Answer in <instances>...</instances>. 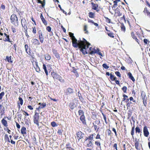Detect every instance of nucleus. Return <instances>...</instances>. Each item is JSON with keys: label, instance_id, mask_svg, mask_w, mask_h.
I'll list each match as a JSON object with an SVG mask.
<instances>
[{"label": "nucleus", "instance_id": "423d86ee", "mask_svg": "<svg viewBox=\"0 0 150 150\" xmlns=\"http://www.w3.org/2000/svg\"><path fill=\"white\" fill-rule=\"evenodd\" d=\"M74 93L73 89L71 88H68L66 89V93L67 95H72Z\"/></svg>", "mask_w": 150, "mask_h": 150}, {"label": "nucleus", "instance_id": "f3484780", "mask_svg": "<svg viewBox=\"0 0 150 150\" xmlns=\"http://www.w3.org/2000/svg\"><path fill=\"white\" fill-rule=\"evenodd\" d=\"M95 143L96 145L98 146V148H99L100 150H102L101 146V144L100 142H99L98 141H96L95 142ZM98 149V148L97 147L96 149L97 150Z\"/></svg>", "mask_w": 150, "mask_h": 150}, {"label": "nucleus", "instance_id": "2eb2a0df", "mask_svg": "<svg viewBox=\"0 0 150 150\" xmlns=\"http://www.w3.org/2000/svg\"><path fill=\"white\" fill-rule=\"evenodd\" d=\"M2 125L5 127H7L8 126L7 122L4 118H3L1 120Z\"/></svg>", "mask_w": 150, "mask_h": 150}, {"label": "nucleus", "instance_id": "79ce46f5", "mask_svg": "<svg viewBox=\"0 0 150 150\" xmlns=\"http://www.w3.org/2000/svg\"><path fill=\"white\" fill-rule=\"evenodd\" d=\"M108 35L111 38H114V36L113 35V33L112 32H110L107 33Z\"/></svg>", "mask_w": 150, "mask_h": 150}, {"label": "nucleus", "instance_id": "69168bd1", "mask_svg": "<svg viewBox=\"0 0 150 150\" xmlns=\"http://www.w3.org/2000/svg\"><path fill=\"white\" fill-rule=\"evenodd\" d=\"M33 28V32L34 33V34H35L36 33V28L35 27H34Z\"/></svg>", "mask_w": 150, "mask_h": 150}, {"label": "nucleus", "instance_id": "c756f323", "mask_svg": "<svg viewBox=\"0 0 150 150\" xmlns=\"http://www.w3.org/2000/svg\"><path fill=\"white\" fill-rule=\"evenodd\" d=\"M45 58L46 60H49L51 59V57L48 54H47L45 55Z\"/></svg>", "mask_w": 150, "mask_h": 150}, {"label": "nucleus", "instance_id": "e433bc0d", "mask_svg": "<svg viewBox=\"0 0 150 150\" xmlns=\"http://www.w3.org/2000/svg\"><path fill=\"white\" fill-rule=\"evenodd\" d=\"M51 124L52 126L53 127H55L57 126V125L54 121L52 122L51 123Z\"/></svg>", "mask_w": 150, "mask_h": 150}, {"label": "nucleus", "instance_id": "b1692460", "mask_svg": "<svg viewBox=\"0 0 150 150\" xmlns=\"http://www.w3.org/2000/svg\"><path fill=\"white\" fill-rule=\"evenodd\" d=\"M33 43H34L35 45H39L40 44V43L39 40L37 39H33Z\"/></svg>", "mask_w": 150, "mask_h": 150}, {"label": "nucleus", "instance_id": "7c9ffc66", "mask_svg": "<svg viewBox=\"0 0 150 150\" xmlns=\"http://www.w3.org/2000/svg\"><path fill=\"white\" fill-rule=\"evenodd\" d=\"M78 113L79 115L82 116V115H84V112L82 110H79L78 111Z\"/></svg>", "mask_w": 150, "mask_h": 150}, {"label": "nucleus", "instance_id": "5701e85b", "mask_svg": "<svg viewBox=\"0 0 150 150\" xmlns=\"http://www.w3.org/2000/svg\"><path fill=\"white\" fill-rule=\"evenodd\" d=\"M43 69H44L46 75L47 76L48 75V72L47 69L46 65L44 64H43Z\"/></svg>", "mask_w": 150, "mask_h": 150}, {"label": "nucleus", "instance_id": "bb28decb", "mask_svg": "<svg viewBox=\"0 0 150 150\" xmlns=\"http://www.w3.org/2000/svg\"><path fill=\"white\" fill-rule=\"evenodd\" d=\"M135 132L136 133H139L141 132V130L140 129L139 127L137 126L135 128Z\"/></svg>", "mask_w": 150, "mask_h": 150}, {"label": "nucleus", "instance_id": "4be33fe9", "mask_svg": "<svg viewBox=\"0 0 150 150\" xmlns=\"http://www.w3.org/2000/svg\"><path fill=\"white\" fill-rule=\"evenodd\" d=\"M131 36L133 39H135V40L139 43L138 42V40L136 36L135 35L134 32H132L131 33Z\"/></svg>", "mask_w": 150, "mask_h": 150}, {"label": "nucleus", "instance_id": "8fccbe9b", "mask_svg": "<svg viewBox=\"0 0 150 150\" xmlns=\"http://www.w3.org/2000/svg\"><path fill=\"white\" fill-rule=\"evenodd\" d=\"M113 3H114V4L112 6V8H115L117 6V3L116 2V1H114Z\"/></svg>", "mask_w": 150, "mask_h": 150}, {"label": "nucleus", "instance_id": "3c124183", "mask_svg": "<svg viewBox=\"0 0 150 150\" xmlns=\"http://www.w3.org/2000/svg\"><path fill=\"white\" fill-rule=\"evenodd\" d=\"M107 133L108 136H110L111 135V131L110 129H108L107 130Z\"/></svg>", "mask_w": 150, "mask_h": 150}, {"label": "nucleus", "instance_id": "c03bdc74", "mask_svg": "<svg viewBox=\"0 0 150 150\" xmlns=\"http://www.w3.org/2000/svg\"><path fill=\"white\" fill-rule=\"evenodd\" d=\"M116 75L117 76H118L120 77H121V75L120 73V72L118 71H116L115 72Z\"/></svg>", "mask_w": 150, "mask_h": 150}, {"label": "nucleus", "instance_id": "72a5a7b5", "mask_svg": "<svg viewBox=\"0 0 150 150\" xmlns=\"http://www.w3.org/2000/svg\"><path fill=\"white\" fill-rule=\"evenodd\" d=\"M93 126L94 127V129L95 131L96 130V132H97L99 128V127H98L97 125H94V123H93Z\"/></svg>", "mask_w": 150, "mask_h": 150}, {"label": "nucleus", "instance_id": "4c0bfd02", "mask_svg": "<svg viewBox=\"0 0 150 150\" xmlns=\"http://www.w3.org/2000/svg\"><path fill=\"white\" fill-rule=\"evenodd\" d=\"M95 135V134H93L90 135L88 137V138L89 140H93L94 136Z\"/></svg>", "mask_w": 150, "mask_h": 150}, {"label": "nucleus", "instance_id": "6ab92c4d", "mask_svg": "<svg viewBox=\"0 0 150 150\" xmlns=\"http://www.w3.org/2000/svg\"><path fill=\"white\" fill-rule=\"evenodd\" d=\"M115 13H117L118 14V15L120 16H121L122 15V13H120V9L118 8H117L115 10Z\"/></svg>", "mask_w": 150, "mask_h": 150}, {"label": "nucleus", "instance_id": "ddd939ff", "mask_svg": "<svg viewBox=\"0 0 150 150\" xmlns=\"http://www.w3.org/2000/svg\"><path fill=\"white\" fill-rule=\"evenodd\" d=\"M80 119L82 123L85 125H86V122L84 115L81 116L80 117Z\"/></svg>", "mask_w": 150, "mask_h": 150}, {"label": "nucleus", "instance_id": "39448f33", "mask_svg": "<svg viewBox=\"0 0 150 150\" xmlns=\"http://www.w3.org/2000/svg\"><path fill=\"white\" fill-rule=\"evenodd\" d=\"M87 45H83L81 48H79V47L78 46V47H79V49H80V50L82 52V53L85 55L86 54H87V52L86 50L88 49V48H87Z\"/></svg>", "mask_w": 150, "mask_h": 150}, {"label": "nucleus", "instance_id": "412c9836", "mask_svg": "<svg viewBox=\"0 0 150 150\" xmlns=\"http://www.w3.org/2000/svg\"><path fill=\"white\" fill-rule=\"evenodd\" d=\"M26 128L23 127H22L21 130V133L23 134H24L26 133Z\"/></svg>", "mask_w": 150, "mask_h": 150}, {"label": "nucleus", "instance_id": "aec40b11", "mask_svg": "<svg viewBox=\"0 0 150 150\" xmlns=\"http://www.w3.org/2000/svg\"><path fill=\"white\" fill-rule=\"evenodd\" d=\"M21 23L22 26L26 25L27 23L25 19L24 18L22 19L21 20Z\"/></svg>", "mask_w": 150, "mask_h": 150}, {"label": "nucleus", "instance_id": "864d4df0", "mask_svg": "<svg viewBox=\"0 0 150 150\" xmlns=\"http://www.w3.org/2000/svg\"><path fill=\"white\" fill-rule=\"evenodd\" d=\"M112 130L113 132H114L115 133V135L116 137H117V133L115 129L114 128H112Z\"/></svg>", "mask_w": 150, "mask_h": 150}, {"label": "nucleus", "instance_id": "4d7b16f0", "mask_svg": "<svg viewBox=\"0 0 150 150\" xmlns=\"http://www.w3.org/2000/svg\"><path fill=\"white\" fill-rule=\"evenodd\" d=\"M46 30L49 32H50L51 31V28L50 26H48L46 28Z\"/></svg>", "mask_w": 150, "mask_h": 150}, {"label": "nucleus", "instance_id": "f704fd0d", "mask_svg": "<svg viewBox=\"0 0 150 150\" xmlns=\"http://www.w3.org/2000/svg\"><path fill=\"white\" fill-rule=\"evenodd\" d=\"M57 80H59L60 82L63 83L64 82V80L62 79V77L60 76H59Z\"/></svg>", "mask_w": 150, "mask_h": 150}, {"label": "nucleus", "instance_id": "f8f14e48", "mask_svg": "<svg viewBox=\"0 0 150 150\" xmlns=\"http://www.w3.org/2000/svg\"><path fill=\"white\" fill-rule=\"evenodd\" d=\"M89 50L90 51L89 54H94L96 53L97 52V50L94 48H93L92 47H90L89 48Z\"/></svg>", "mask_w": 150, "mask_h": 150}, {"label": "nucleus", "instance_id": "37998d69", "mask_svg": "<svg viewBox=\"0 0 150 150\" xmlns=\"http://www.w3.org/2000/svg\"><path fill=\"white\" fill-rule=\"evenodd\" d=\"M102 66L103 68H105L106 69H107L109 68V67L105 63L103 64Z\"/></svg>", "mask_w": 150, "mask_h": 150}, {"label": "nucleus", "instance_id": "6e6d98bb", "mask_svg": "<svg viewBox=\"0 0 150 150\" xmlns=\"http://www.w3.org/2000/svg\"><path fill=\"white\" fill-rule=\"evenodd\" d=\"M123 96L124 97V98L122 99V101H125L126 100V98H128V96L125 94H123Z\"/></svg>", "mask_w": 150, "mask_h": 150}, {"label": "nucleus", "instance_id": "58836bf2", "mask_svg": "<svg viewBox=\"0 0 150 150\" xmlns=\"http://www.w3.org/2000/svg\"><path fill=\"white\" fill-rule=\"evenodd\" d=\"M127 89V87L126 86H124L122 88V90L124 93H126Z\"/></svg>", "mask_w": 150, "mask_h": 150}, {"label": "nucleus", "instance_id": "13d9d810", "mask_svg": "<svg viewBox=\"0 0 150 150\" xmlns=\"http://www.w3.org/2000/svg\"><path fill=\"white\" fill-rule=\"evenodd\" d=\"M30 119L29 118L25 120V122L26 125H29L28 122H29Z\"/></svg>", "mask_w": 150, "mask_h": 150}, {"label": "nucleus", "instance_id": "7ed1b4c3", "mask_svg": "<svg viewBox=\"0 0 150 150\" xmlns=\"http://www.w3.org/2000/svg\"><path fill=\"white\" fill-rule=\"evenodd\" d=\"M11 23L15 26H18V21L16 16L15 14H13L11 17Z\"/></svg>", "mask_w": 150, "mask_h": 150}, {"label": "nucleus", "instance_id": "4468645a", "mask_svg": "<svg viewBox=\"0 0 150 150\" xmlns=\"http://www.w3.org/2000/svg\"><path fill=\"white\" fill-rule=\"evenodd\" d=\"M91 4L92 6V9H94V10H96L97 11H99V10H97V8L98 7V5L97 4H94L93 2H91Z\"/></svg>", "mask_w": 150, "mask_h": 150}, {"label": "nucleus", "instance_id": "603ef678", "mask_svg": "<svg viewBox=\"0 0 150 150\" xmlns=\"http://www.w3.org/2000/svg\"><path fill=\"white\" fill-rule=\"evenodd\" d=\"M5 110V108L2 105L0 104V111L1 112L3 110Z\"/></svg>", "mask_w": 150, "mask_h": 150}, {"label": "nucleus", "instance_id": "052dcab7", "mask_svg": "<svg viewBox=\"0 0 150 150\" xmlns=\"http://www.w3.org/2000/svg\"><path fill=\"white\" fill-rule=\"evenodd\" d=\"M105 18L106 19V21L110 23V20L107 17H105Z\"/></svg>", "mask_w": 150, "mask_h": 150}, {"label": "nucleus", "instance_id": "9b49d317", "mask_svg": "<svg viewBox=\"0 0 150 150\" xmlns=\"http://www.w3.org/2000/svg\"><path fill=\"white\" fill-rule=\"evenodd\" d=\"M4 36L5 37V38H4V40L5 42H11V41L10 40L9 36V35H7L5 33H4Z\"/></svg>", "mask_w": 150, "mask_h": 150}, {"label": "nucleus", "instance_id": "dca6fc26", "mask_svg": "<svg viewBox=\"0 0 150 150\" xmlns=\"http://www.w3.org/2000/svg\"><path fill=\"white\" fill-rule=\"evenodd\" d=\"M127 75L129 76V78L131 79L133 82H134L135 81V79L132 76V74L131 72H128L127 74Z\"/></svg>", "mask_w": 150, "mask_h": 150}, {"label": "nucleus", "instance_id": "f257e3e1", "mask_svg": "<svg viewBox=\"0 0 150 150\" xmlns=\"http://www.w3.org/2000/svg\"><path fill=\"white\" fill-rule=\"evenodd\" d=\"M77 44L78 45V46L79 47V48L81 47L83 45H87V48H88L89 46L91 45L90 43L87 42V40L84 38H83L82 40L81 39L77 40Z\"/></svg>", "mask_w": 150, "mask_h": 150}, {"label": "nucleus", "instance_id": "a878e982", "mask_svg": "<svg viewBox=\"0 0 150 150\" xmlns=\"http://www.w3.org/2000/svg\"><path fill=\"white\" fill-rule=\"evenodd\" d=\"M54 55L56 58L58 59H60V58L59 56V53L56 51H54Z\"/></svg>", "mask_w": 150, "mask_h": 150}, {"label": "nucleus", "instance_id": "774afa93", "mask_svg": "<svg viewBox=\"0 0 150 150\" xmlns=\"http://www.w3.org/2000/svg\"><path fill=\"white\" fill-rule=\"evenodd\" d=\"M129 99L130 101H132L133 102H136V100L134 99L132 97H130Z\"/></svg>", "mask_w": 150, "mask_h": 150}, {"label": "nucleus", "instance_id": "20e7f679", "mask_svg": "<svg viewBox=\"0 0 150 150\" xmlns=\"http://www.w3.org/2000/svg\"><path fill=\"white\" fill-rule=\"evenodd\" d=\"M141 98L143 100L144 105L145 106H146L147 105V98L145 92L142 91L141 93Z\"/></svg>", "mask_w": 150, "mask_h": 150}, {"label": "nucleus", "instance_id": "e2e57ef3", "mask_svg": "<svg viewBox=\"0 0 150 150\" xmlns=\"http://www.w3.org/2000/svg\"><path fill=\"white\" fill-rule=\"evenodd\" d=\"M39 39L40 40L41 42L42 43L43 42V40H44L43 37H39Z\"/></svg>", "mask_w": 150, "mask_h": 150}, {"label": "nucleus", "instance_id": "bf43d9fd", "mask_svg": "<svg viewBox=\"0 0 150 150\" xmlns=\"http://www.w3.org/2000/svg\"><path fill=\"white\" fill-rule=\"evenodd\" d=\"M93 143L91 141L89 142V143L87 144V145L88 147L91 146L93 145Z\"/></svg>", "mask_w": 150, "mask_h": 150}, {"label": "nucleus", "instance_id": "a19ab883", "mask_svg": "<svg viewBox=\"0 0 150 150\" xmlns=\"http://www.w3.org/2000/svg\"><path fill=\"white\" fill-rule=\"evenodd\" d=\"M38 34H39V37H43V36L41 30H39L38 31Z\"/></svg>", "mask_w": 150, "mask_h": 150}, {"label": "nucleus", "instance_id": "9d476101", "mask_svg": "<svg viewBox=\"0 0 150 150\" xmlns=\"http://www.w3.org/2000/svg\"><path fill=\"white\" fill-rule=\"evenodd\" d=\"M51 75L54 80L55 79H57L60 76L59 75L54 72H52Z\"/></svg>", "mask_w": 150, "mask_h": 150}, {"label": "nucleus", "instance_id": "0eeeda50", "mask_svg": "<svg viewBox=\"0 0 150 150\" xmlns=\"http://www.w3.org/2000/svg\"><path fill=\"white\" fill-rule=\"evenodd\" d=\"M39 114L36 112H35V115L33 116L34 122L39 121Z\"/></svg>", "mask_w": 150, "mask_h": 150}, {"label": "nucleus", "instance_id": "0e129e2a", "mask_svg": "<svg viewBox=\"0 0 150 150\" xmlns=\"http://www.w3.org/2000/svg\"><path fill=\"white\" fill-rule=\"evenodd\" d=\"M62 131H63V130H62L61 129H59V130H58L57 132V133L61 135L62 134Z\"/></svg>", "mask_w": 150, "mask_h": 150}, {"label": "nucleus", "instance_id": "f03ea898", "mask_svg": "<svg viewBox=\"0 0 150 150\" xmlns=\"http://www.w3.org/2000/svg\"><path fill=\"white\" fill-rule=\"evenodd\" d=\"M69 35L70 37L72 38V42L73 46L75 48H77L78 46L77 44V40L74 35V34L72 33L69 32Z\"/></svg>", "mask_w": 150, "mask_h": 150}, {"label": "nucleus", "instance_id": "473e14b6", "mask_svg": "<svg viewBox=\"0 0 150 150\" xmlns=\"http://www.w3.org/2000/svg\"><path fill=\"white\" fill-rule=\"evenodd\" d=\"M121 30L122 31H123L124 32L125 31V27L123 23L121 24Z\"/></svg>", "mask_w": 150, "mask_h": 150}, {"label": "nucleus", "instance_id": "ea45409f", "mask_svg": "<svg viewBox=\"0 0 150 150\" xmlns=\"http://www.w3.org/2000/svg\"><path fill=\"white\" fill-rule=\"evenodd\" d=\"M42 23L45 25H47V22L45 20V18L41 20Z\"/></svg>", "mask_w": 150, "mask_h": 150}, {"label": "nucleus", "instance_id": "680f3d73", "mask_svg": "<svg viewBox=\"0 0 150 150\" xmlns=\"http://www.w3.org/2000/svg\"><path fill=\"white\" fill-rule=\"evenodd\" d=\"M114 76H115L111 73L110 74V79L112 81V79H113Z\"/></svg>", "mask_w": 150, "mask_h": 150}, {"label": "nucleus", "instance_id": "6e6552de", "mask_svg": "<svg viewBox=\"0 0 150 150\" xmlns=\"http://www.w3.org/2000/svg\"><path fill=\"white\" fill-rule=\"evenodd\" d=\"M76 135L79 141L84 136V134L80 131L76 133Z\"/></svg>", "mask_w": 150, "mask_h": 150}, {"label": "nucleus", "instance_id": "5fc2aeb1", "mask_svg": "<svg viewBox=\"0 0 150 150\" xmlns=\"http://www.w3.org/2000/svg\"><path fill=\"white\" fill-rule=\"evenodd\" d=\"M139 143H135V148L137 150H139Z\"/></svg>", "mask_w": 150, "mask_h": 150}, {"label": "nucleus", "instance_id": "1a4fd4ad", "mask_svg": "<svg viewBox=\"0 0 150 150\" xmlns=\"http://www.w3.org/2000/svg\"><path fill=\"white\" fill-rule=\"evenodd\" d=\"M143 132L144 136L146 137H148L149 135V133L146 126H145L144 127Z\"/></svg>", "mask_w": 150, "mask_h": 150}, {"label": "nucleus", "instance_id": "a211bd4d", "mask_svg": "<svg viewBox=\"0 0 150 150\" xmlns=\"http://www.w3.org/2000/svg\"><path fill=\"white\" fill-rule=\"evenodd\" d=\"M36 67H34L36 71L38 72H40V67H39L38 64V62H35Z\"/></svg>", "mask_w": 150, "mask_h": 150}, {"label": "nucleus", "instance_id": "de8ad7c7", "mask_svg": "<svg viewBox=\"0 0 150 150\" xmlns=\"http://www.w3.org/2000/svg\"><path fill=\"white\" fill-rule=\"evenodd\" d=\"M28 48H29V46L28 45L26 44L25 45V51L28 54V52H27V50Z\"/></svg>", "mask_w": 150, "mask_h": 150}, {"label": "nucleus", "instance_id": "cd10ccee", "mask_svg": "<svg viewBox=\"0 0 150 150\" xmlns=\"http://www.w3.org/2000/svg\"><path fill=\"white\" fill-rule=\"evenodd\" d=\"M88 16L90 18H94V13L92 12H90L88 13Z\"/></svg>", "mask_w": 150, "mask_h": 150}, {"label": "nucleus", "instance_id": "c9c22d12", "mask_svg": "<svg viewBox=\"0 0 150 150\" xmlns=\"http://www.w3.org/2000/svg\"><path fill=\"white\" fill-rule=\"evenodd\" d=\"M5 140H7L8 142L9 143L10 142L9 139V138L8 137V135L7 134H6L5 135Z\"/></svg>", "mask_w": 150, "mask_h": 150}, {"label": "nucleus", "instance_id": "393cba45", "mask_svg": "<svg viewBox=\"0 0 150 150\" xmlns=\"http://www.w3.org/2000/svg\"><path fill=\"white\" fill-rule=\"evenodd\" d=\"M19 101L17 102V103H19V104H20L21 105H22L23 104V100L22 98L19 97L18 98Z\"/></svg>", "mask_w": 150, "mask_h": 150}, {"label": "nucleus", "instance_id": "a18cd8bd", "mask_svg": "<svg viewBox=\"0 0 150 150\" xmlns=\"http://www.w3.org/2000/svg\"><path fill=\"white\" fill-rule=\"evenodd\" d=\"M94 123V125H98L100 123V122L99 120H96Z\"/></svg>", "mask_w": 150, "mask_h": 150}, {"label": "nucleus", "instance_id": "c85d7f7f", "mask_svg": "<svg viewBox=\"0 0 150 150\" xmlns=\"http://www.w3.org/2000/svg\"><path fill=\"white\" fill-rule=\"evenodd\" d=\"M46 105V104L45 103H41V105L39 107V108H43Z\"/></svg>", "mask_w": 150, "mask_h": 150}, {"label": "nucleus", "instance_id": "338daca9", "mask_svg": "<svg viewBox=\"0 0 150 150\" xmlns=\"http://www.w3.org/2000/svg\"><path fill=\"white\" fill-rule=\"evenodd\" d=\"M113 147L115 148L116 150H118L117 149V143H115L113 145Z\"/></svg>", "mask_w": 150, "mask_h": 150}, {"label": "nucleus", "instance_id": "09e8293b", "mask_svg": "<svg viewBox=\"0 0 150 150\" xmlns=\"http://www.w3.org/2000/svg\"><path fill=\"white\" fill-rule=\"evenodd\" d=\"M69 107L70 108L72 109L73 110L74 108V105L73 104V103H70L69 105Z\"/></svg>", "mask_w": 150, "mask_h": 150}, {"label": "nucleus", "instance_id": "2f4dec72", "mask_svg": "<svg viewBox=\"0 0 150 150\" xmlns=\"http://www.w3.org/2000/svg\"><path fill=\"white\" fill-rule=\"evenodd\" d=\"M6 59H7V60L8 62H10L11 63H12L13 62L12 60H11V56H10L9 57H8V56H6Z\"/></svg>", "mask_w": 150, "mask_h": 150}, {"label": "nucleus", "instance_id": "49530a36", "mask_svg": "<svg viewBox=\"0 0 150 150\" xmlns=\"http://www.w3.org/2000/svg\"><path fill=\"white\" fill-rule=\"evenodd\" d=\"M4 95V92H2L0 93V100H1L3 96Z\"/></svg>", "mask_w": 150, "mask_h": 150}]
</instances>
